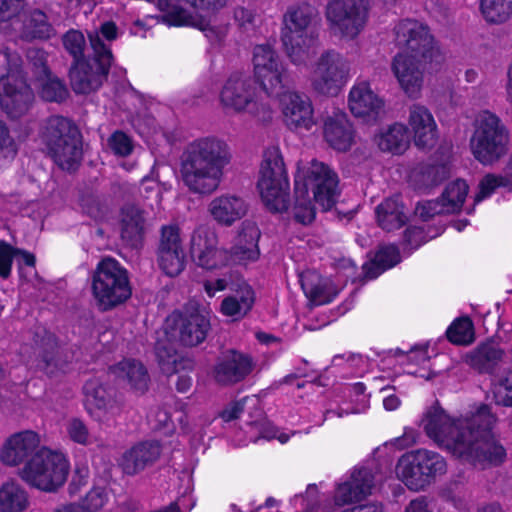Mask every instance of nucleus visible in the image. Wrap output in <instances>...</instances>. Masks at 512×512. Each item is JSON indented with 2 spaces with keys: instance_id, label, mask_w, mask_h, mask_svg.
Returning <instances> with one entry per match:
<instances>
[{
  "instance_id": "nucleus-13",
  "label": "nucleus",
  "mask_w": 512,
  "mask_h": 512,
  "mask_svg": "<svg viewBox=\"0 0 512 512\" xmlns=\"http://www.w3.org/2000/svg\"><path fill=\"white\" fill-rule=\"evenodd\" d=\"M93 58L78 61L70 69L72 89L78 94H88L97 90L106 79L113 62L109 46L101 39L98 32L89 35Z\"/></svg>"
},
{
  "instance_id": "nucleus-15",
  "label": "nucleus",
  "mask_w": 512,
  "mask_h": 512,
  "mask_svg": "<svg viewBox=\"0 0 512 512\" xmlns=\"http://www.w3.org/2000/svg\"><path fill=\"white\" fill-rule=\"evenodd\" d=\"M369 15V0H331L325 9L329 32L344 40L356 39L364 31Z\"/></svg>"
},
{
  "instance_id": "nucleus-25",
  "label": "nucleus",
  "mask_w": 512,
  "mask_h": 512,
  "mask_svg": "<svg viewBox=\"0 0 512 512\" xmlns=\"http://www.w3.org/2000/svg\"><path fill=\"white\" fill-rule=\"evenodd\" d=\"M428 59L397 53L393 58L392 71L401 88L409 97H417L423 84L422 63Z\"/></svg>"
},
{
  "instance_id": "nucleus-33",
  "label": "nucleus",
  "mask_w": 512,
  "mask_h": 512,
  "mask_svg": "<svg viewBox=\"0 0 512 512\" xmlns=\"http://www.w3.org/2000/svg\"><path fill=\"white\" fill-rule=\"evenodd\" d=\"M374 476L367 468L355 469L348 481L338 485L334 500L337 505L361 501L371 494Z\"/></svg>"
},
{
  "instance_id": "nucleus-53",
  "label": "nucleus",
  "mask_w": 512,
  "mask_h": 512,
  "mask_svg": "<svg viewBox=\"0 0 512 512\" xmlns=\"http://www.w3.org/2000/svg\"><path fill=\"white\" fill-rule=\"evenodd\" d=\"M108 501V494L103 487H93L83 499H81L80 506L84 512H97Z\"/></svg>"
},
{
  "instance_id": "nucleus-1",
  "label": "nucleus",
  "mask_w": 512,
  "mask_h": 512,
  "mask_svg": "<svg viewBox=\"0 0 512 512\" xmlns=\"http://www.w3.org/2000/svg\"><path fill=\"white\" fill-rule=\"evenodd\" d=\"M497 421L492 408L486 404L463 417L452 418L436 402L425 410L420 426L438 447L485 468L501 465L506 459V449L493 432Z\"/></svg>"
},
{
  "instance_id": "nucleus-26",
  "label": "nucleus",
  "mask_w": 512,
  "mask_h": 512,
  "mask_svg": "<svg viewBox=\"0 0 512 512\" xmlns=\"http://www.w3.org/2000/svg\"><path fill=\"white\" fill-rule=\"evenodd\" d=\"M407 124L418 148H432L436 144L437 124L428 108L420 104L411 105L408 109Z\"/></svg>"
},
{
  "instance_id": "nucleus-5",
  "label": "nucleus",
  "mask_w": 512,
  "mask_h": 512,
  "mask_svg": "<svg viewBox=\"0 0 512 512\" xmlns=\"http://www.w3.org/2000/svg\"><path fill=\"white\" fill-rule=\"evenodd\" d=\"M38 137L48 155L63 170H74L82 158L78 128L66 117L54 115L39 125Z\"/></svg>"
},
{
  "instance_id": "nucleus-49",
  "label": "nucleus",
  "mask_w": 512,
  "mask_h": 512,
  "mask_svg": "<svg viewBox=\"0 0 512 512\" xmlns=\"http://www.w3.org/2000/svg\"><path fill=\"white\" fill-rule=\"evenodd\" d=\"M492 393L497 405L512 407V370L493 384Z\"/></svg>"
},
{
  "instance_id": "nucleus-34",
  "label": "nucleus",
  "mask_w": 512,
  "mask_h": 512,
  "mask_svg": "<svg viewBox=\"0 0 512 512\" xmlns=\"http://www.w3.org/2000/svg\"><path fill=\"white\" fill-rule=\"evenodd\" d=\"M260 234L255 222L246 220L241 224L230 251L233 262L246 264L258 259Z\"/></svg>"
},
{
  "instance_id": "nucleus-8",
  "label": "nucleus",
  "mask_w": 512,
  "mask_h": 512,
  "mask_svg": "<svg viewBox=\"0 0 512 512\" xmlns=\"http://www.w3.org/2000/svg\"><path fill=\"white\" fill-rule=\"evenodd\" d=\"M68 473L69 462L65 455L43 446L19 469L18 476L32 488L43 492H55L66 482Z\"/></svg>"
},
{
  "instance_id": "nucleus-36",
  "label": "nucleus",
  "mask_w": 512,
  "mask_h": 512,
  "mask_svg": "<svg viewBox=\"0 0 512 512\" xmlns=\"http://www.w3.org/2000/svg\"><path fill=\"white\" fill-rule=\"evenodd\" d=\"M300 284L306 297L315 305L330 303L337 294L330 280L315 271L303 272L300 275Z\"/></svg>"
},
{
  "instance_id": "nucleus-52",
  "label": "nucleus",
  "mask_w": 512,
  "mask_h": 512,
  "mask_svg": "<svg viewBox=\"0 0 512 512\" xmlns=\"http://www.w3.org/2000/svg\"><path fill=\"white\" fill-rule=\"evenodd\" d=\"M18 153V145L7 125L0 119V161L11 162Z\"/></svg>"
},
{
  "instance_id": "nucleus-10",
  "label": "nucleus",
  "mask_w": 512,
  "mask_h": 512,
  "mask_svg": "<svg viewBox=\"0 0 512 512\" xmlns=\"http://www.w3.org/2000/svg\"><path fill=\"white\" fill-rule=\"evenodd\" d=\"M92 294L98 307L108 311L128 300L132 294L128 271L117 260L106 257L92 276Z\"/></svg>"
},
{
  "instance_id": "nucleus-14",
  "label": "nucleus",
  "mask_w": 512,
  "mask_h": 512,
  "mask_svg": "<svg viewBox=\"0 0 512 512\" xmlns=\"http://www.w3.org/2000/svg\"><path fill=\"white\" fill-rule=\"evenodd\" d=\"M350 78L349 61L333 49L323 51L310 65L311 90L322 96H336Z\"/></svg>"
},
{
  "instance_id": "nucleus-31",
  "label": "nucleus",
  "mask_w": 512,
  "mask_h": 512,
  "mask_svg": "<svg viewBox=\"0 0 512 512\" xmlns=\"http://www.w3.org/2000/svg\"><path fill=\"white\" fill-rule=\"evenodd\" d=\"M253 370L252 359L242 353L230 351L214 367V379L221 385H231L245 379Z\"/></svg>"
},
{
  "instance_id": "nucleus-45",
  "label": "nucleus",
  "mask_w": 512,
  "mask_h": 512,
  "mask_svg": "<svg viewBox=\"0 0 512 512\" xmlns=\"http://www.w3.org/2000/svg\"><path fill=\"white\" fill-rule=\"evenodd\" d=\"M155 352L161 370L167 375L178 373L190 365L189 360L183 359L173 347L162 342L156 344Z\"/></svg>"
},
{
  "instance_id": "nucleus-46",
  "label": "nucleus",
  "mask_w": 512,
  "mask_h": 512,
  "mask_svg": "<svg viewBox=\"0 0 512 512\" xmlns=\"http://www.w3.org/2000/svg\"><path fill=\"white\" fill-rule=\"evenodd\" d=\"M158 264L169 277L179 275L185 266L184 250H157Z\"/></svg>"
},
{
  "instance_id": "nucleus-19",
  "label": "nucleus",
  "mask_w": 512,
  "mask_h": 512,
  "mask_svg": "<svg viewBox=\"0 0 512 512\" xmlns=\"http://www.w3.org/2000/svg\"><path fill=\"white\" fill-rule=\"evenodd\" d=\"M167 323L172 326L173 336L186 346L200 344L210 327L207 313L194 304L187 305L182 312L173 313Z\"/></svg>"
},
{
  "instance_id": "nucleus-9",
  "label": "nucleus",
  "mask_w": 512,
  "mask_h": 512,
  "mask_svg": "<svg viewBox=\"0 0 512 512\" xmlns=\"http://www.w3.org/2000/svg\"><path fill=\"white\" fill-rule=\"evenodd\" d=\"M509 143L510 134L501 119L487 110L479 113L470 142L475 159L492 165L507 154Z\"/></svg>"
},
{
  "instance_id": "nucleus-4",
  "label": "nucleus",
  "mask_w": 512,
  "mask_h": 512,
  "mask_svg": "<svg viewBox=\"0 0 512 512\" xmlns=\"http://www.w3.org/2000/svg\"><path fill=\"white\" fill-rule=\"evenodd\" d=\"M320 21L318 9L307 2L287 7L282 17L281 41L293 64H306L316 54Z\"/></svg>"
},
{
  "instance_id": "nucleus-27",
  "label": "nucleus",
  "mask_w": 512,
  "mask_h": 512,
  "mask_svg": "<svg viewBox=\"0 0 512 512\" xmlns=\"http://www.w3.org/2000/svg\"><path fill=\"white\" fill-rule=\"evenodd\" d=\"M323 135L330 147L345 152L354 143L355 131L347 114L341 110H334L324 119Z\"/></svg>"
},
{
  "instance_id": "nucleus-17",
  "label": "nucleus",
  "mask_w": 512,
  "mask_h": 512,
  "mask_svg": "<svg viewBox=\"0 0 512 512\" xmlns=\"http://www.w3.org/2000/svg\"><path fill=\"white\" fill-rule=\"evenodd\" d=\"M395 44L399 53L413 57L430 59L437 49L436 41L430 28L415 19H403L394 27Z\"/></svg>"
},
{
  "instance_id": "nucleus-61",
  "label": "nucleus",
  "mask_w": 512,
  "mask_h": 512,
  "mask_svg": "<svg viewBox=\"0 0 512 512\" xmlns=\"http://www.w3.org/2000/svg\"><path fill=\"white\" fill-rule=\"evenodd\" d=\"M23 6V0H0V21L16 16Z\"/></svg>"
},
{
  "instance_id": "nucleus-30",
  "label": "nucleus",
  "mask_w": 512,
  "mask_h": 512,
  "mask_svg": "<svg viewBox=\"0 0 512 512\" xmlns=\"http://www.w3.org/2000/svg\"><path fill=\"white\" fill-rule=\"evenodd\" d=\"M161 455V446L156 441H143L125 451L119 466L123 473L134 476L152 466Z\"/></svg>"
},
{
  "instance_id": "nucleus-7",
  "label": "nucleus",
  "mask_w": 512,
  "mask_h": 512,
  "mask_svg": "<svg viewBox=\"0 0 512 512\" xmlns=\"http://www.w3.org/2000/svg\"><path fill=\"white\" fill-rule=\"evenodd\" d=\"M219 104L226 114L247 113L266 123L272 119L273 108L268 101L256 97V88L249 76L242 73L230 75L219 92Z\"/></svg>"
},
{
  "instance_id": "nucleus-23",
  "label": "nucleus",
  "mask_w": 512,
  "mask_h": 512,
  "mask_svg": "<svg viewBox=\"0 0 512 512\" xmlns=\"http://www.w3.org/2000/svg\"><path fill=\"white\" fill-rule=\"evenodd\" d=\"M469 186L466 181L457 179L450 182L440 198L427 201L416 207V213L424 220L435 215L459 212L468 195Z\"/></svg>"
},
{
  "instance_id": "nucleus-58",
  "label": "nucleus",
  "mask_w": 512,
  "mask_h": 512,
  "mask_svg": "<svg viewBox=\"0 0 512 512\" xmlns=\"http://www.w3.org/2000/svg\"><path fill=\"white\" fill-rule=\"evenodd\" d=\"M27 59L32 65L33 72L37 79L50 73L47 68L46 52L39 48H31L27 52Z\"/></svg>"
},
{
  "instance_id": "nucleus-64",
  "label": "nucleus",
  "mask_w": 512,
  "mask_h": 512,
  "mask_svg": "<svg viewBox=\"0 0 512 512\" xmlns=\"http://www.w3.org/2000/svg\"><path fill=\"white\" fill-rule=\"evenodd\" d=\"M405 512H434L430 501L424 496L412 499L405 507Z\"/></svg>"
},
{
  "instance_id": "nucleus-22",
  "label": "nucleus",
  "mask_w": 512,
  "mask_h": 512,
  "mask_svg": "<svg viewBox=\"0 0 512 512\" xmlns=\"http://www.w3.org/2000/svg\"><path fill=\"white\" fill-rule=\"evenodd\" d=\"M283 122L291 131H309L316 125L311 99L297 91H286L280 96Z\"/></svg>"
},
{
  "instance_id": "nucleus-29",
  "label": "nucleus",
  "mask_w": 512,
  "mask_h": 512,
  "mask_svg": "<svg viewBox=\"0 0 512 512\" xmlns=\"http://www.w3.org/2000/svg\"><path fill=\"white\" fill-rule=\"evenodd\" d=\"M17 18L13 20L14 30L24 40H47L55 36L56 30L50 23L46 13L40 9H31L23 13L16 14Z\"/></svg>"
},
{
  "instance_id": "nucleus-16",
  "label": "nucleus",
  "mask_w": 512,
  "mask_h": 512,
  "mask_svg": "<svg viewBox=\"0 0 512 512\" xmlns=\"http://www.w3.org/2000/svg\"><path fill=\"white\" fill-rule=\"evenodd\" d=\"M252 61L254 76L261 88L268 95H278L289 76L277 51L269 44L256 45Z\"/></svg>"
},
{
  "instance_id": "nucleus-24",
  "label": "nucleus",
  "mask_w": 512,
  "mask_h": 512,
  "mask_svg": "<svg viewBox=\"0 0 512 512\" xmlns=\"http://www.w3.org/2000/svg\"><path fill=\"white\" fill-rule=\"evenodd\" d=\"M159 6L164 10L162 19L168 25L182 26L191 25L197 26L202 30L208 40L213 44L221 43L228 33V26H212L203 23V20L191 11L183 8L182 6L169 4L167 1H159Z\"/></svg>"
},
{
  "instance_id": "nucleus-38",
  "label": "nucleus",
  "mask_w": 512,
  "mask_h": 512,
  "mask_svg": "<svg viewBox=\"0 0 512 512\" xmlns=\"http://www.w3.org/2000/svg\"><path fill=\"white\" fill-rule=\"evenodd\" d=\"M30 497L27 490L15 479L0 485V512H27Z\"/></svg>"
},
{
  "instance_id": "nucleus-35",
  "label": "nucleus",
  "mask_w": 512,
  "mask_h": 512,
  "mask_svg": "<svg viewBox=\"0 0 512 512\" xmlns=\"http://www.w3.org/2000/svg\"><path fill=\"white\" fill-rule=\"evenodd\" d=\"M146 233V217L144 211L135 205H127L122 209L120 220V237L130 248H139Z\"/></svg>"
},
{
  "instance_id": "nucleus-28",
  "label": "nucleus",
  "mask_w": 512,
  "mask_h": 512,
  "mask_svg": "<svg viewBox=\"0 0 512 512\" xmlns=\"http://www.w3.org/2000/svg\"><path fill=\"white\" fill-rule=\"evenodd\" d=\"M207 210L217 224L230 227L247 214L248 204L238 194L224 193L214 197Z\"/></svg>"
},
{
  "instance_id": "nucleus-43",
  "label": "nucleus",
  "mask_w": 512,
  "mask_h": 512,
  "mask_svg": "<svg viewBox=\"0 0 512 512\" xmlns=\"http://www.w3.org/2000/svg\"><path fill=\"white\" fill-rule=\"evenodd\" d=\"M503 351L493 342L483 343L466 355V363L479 370L485 371L501 359Z\"/></svg>"
},
{
  "instance_id": "nucleus-57",
  "label": "nucleus",
  "mask_w": 512,
  "mask_h": 512,
  "mask_svg": "<svg viewBox=\"0 0 512 512\" xmlns=\"http://www.w3.org/2000/svg\"><path fill=\"white\" fill-rule=\"evenodd\" d=\"M17 248L0 240V277L8 278L11 275L12 263L14 257L17 256Z\"/></svg>"
},
{
  "instance_id": "nucleus-60",
  "label": "nucleus",
  "mask_w": 512,
  "mask_h": 512,
  "mask_svg": "<svg viewBox=\"0 0 512 512\" xmlns=\"http://www.w3.org/2000/svg\"><path fill=\"white\" fill-rule=\"evenodd\" d=\"M67 433L69 437L79 444L86 445L89 443V433L85 424L79 419H72L67 425Z\"/></svg>"
},
{
  "instance_id": "nucleus-54",
  "label": "nucleus",
  "mask_w": 512,
  "mask_h": 512,
  "mask_svg": "<svg viewBox=\"0 0 512 512\" xmlns=\"http://www.w3.org/2000/svg\"><path fill=\"white\" fill-rule=\"evenodd\" d=\"M48 344L50 346V350L45 351L43 354L41 368L46 372V374L53 376L58 371H64L66 363L57 358V345L51 338H48Z\"/></svg>"
},
{
  "instance_id": "nucleus-56",
  "label": "nucleus",
  "mask_w": 512,
  "mask_h": 512,
  "mask_svg": "<svg viewBox=\"0 0 512 512\" xmlns=\"http://www.w3.org/2000/svg\"><path fill=\"white\" fill-rule=\"evenodd\" d=\"M108 145L114 154L122 157L128 156L133 150L131 139L121 131H116L109 137Z\"/></svg>"
},
{
  "instance_id": "nucleus-18",
  "label": "nucleus",
  "mask_w": 512,
  "mask_h": 512,
  "mask_svg": "<svg viewBox=\"0 0 512 512\" xmlns=\"http://www.w3.org/2000/svg\"><path fill=\"white\" fill-rule=\"evenodd\" d=\"M190 253L198 266L208 270L218 269L233 262L230 251L218 247L217 234L207 225H199L192 232Z\"/></svg>"
},
{
  "instance_id": "nucleus-55",
  "label": "nucleus",
  "mask_w": 512,
  "mask_h": 512,
  "mask_svg": "<svg viewBox=\"0 0 512 512\" xmlns=\"http://www.w3.org/2000/svg\"><path fill=\"white\" fill-rule=\"evenodd\" d=\"M507 184V180L502 176L487 174L479 183V192L475 196V202H480L490 196L497 187Z\"/></svg>"
},
{
  "instance_id": "nucleus-50",
  "label": "nucleus",
  "mask_w": 512,
  "mask_h": 512,
  "mask_svg": "<svg viewBox=\"0 0 512 512\" xmlns=\"http://www.w3.org/2000/svg\"><path fill=\"white\" fill-rule=\"evenodd\" d=\"M65 50L74 58V63L84 61L85 37L78 30H69L62 38Z\"/></svg>"
},
{
  "instance_id": "nucleus-2",
  "label": "nucleus",
  "mask_w": 512,
  "mask_h": 512,
  "mask_svg": "<svg viewBox=\"0 0 512 512\" xmlns=\"http://www.w3.org/2000/svg\"><path fill=\"white\" fill-rule=\"evenodd\" d=\"M230 161V147L223 139L215 136L194 139L181 155L182 181L194 194L211 195L220 187Z\"/></svg>"
},
{
  "instance_id": "nucleus-63",
  "label": "nucleus",
  "mask_w": 512,
  "mask_h": 512,
  "mask_svg": "<svg viewBox=\"0 0 512 512\" xmlns=\"http://www.w3.org/2000/svg\"><path fill=\"white\" fill-rule=\"evenodd\" d=\"M87 480L88 470H77L68 487V492L70 496H75L76 494H78L81 488L87 484Z\"/></svg>"
},
{
  "instance_id": "nucleus-3",
  "label": "nucleus",
  "mask_w": 512,
  "mask_h": 512,
  "mask_svg": "<svg viewBox=\"0 0 512 512\" xmlns=\"http://www.w3.org/2000/svg\"><path fill=\"white\" fill-rule=\"evenodd\" d=\"M294 215L298 222L308 224L315 217L313 200L323 210L330 209L338 197V176L326 164L313 160L309 164L299 166L295 175Z\"/></svg>"
},
{
  "instance_id": "nucleus-21",
  "label": "nucleus",
  "mask_w": 512,
  "mask_h": 512,
  "mask_svg": "<svg viewBox=\"0 0 512 512\" xmlns=\"http://www.w3.org/2000/svg\"><path fill=\"white\" fill-rule=\"evenodd\" d=\"M348 107L355 117L367 123H375L386 114L384 98L366 80H358L353 84L348 95Z\"/></svg>"
},
{
  "instance_id": "nucleus-12",
  "label": "nucleus",
  "mask_w": 512,
  "mask_h": 512,
  "mask_svg": "<svg viewBox=\"0 0 512 512\" xmlns=\"http://www.w3.org/2000/svg\"><path fill=\"white\" fill-rule=\"evenodd\" d=\"M447 472V462L438 452L416 449L402 455L396 466L398 478L413 491L429 486Z\"/></svg>"
},
{
  "instance_id": "nucleus-40",
  "label": "nucleus",
  "mask_w": 512,
  "mask_h": 512,
  "mask_svg": "<svg viewBox=\"0 0 512 512\" xmlns=\"http://www.w3.org/2000/svg\"><path fill=\"white\" fill-rule=\"evenodd\" d=\"M378 225L386 230L393 231L401 228L407 221L403 205L397 197L385 199L376 208Z\"/></svg>"
},
{
  "instance_id": "nucleus-47",
  "label": "nucleus",
  "mask_w": 512,
  "mask_h": 512,
  "mask_svg": "<svg viewBox=\"0 0 512 512\" xmlns=\"http://www.w3.org/2000/svg\"><path fill=\"white\" fill-rule=\"evenodd\" d=\"M446 334L449 341L457 345H469L475 338L473 323L468 317L455 320Z\"/></svg>"
},
{
  "instance_id": "nucleus-39",
  "label": "nucleus",
  "mask_w": 512,
  "mask_h": 512,
  "mask_svg": "<svg viewBox=\"0 0 512 512\" xmlns=\"http://www.w3.org/2000/svg\"><path fill=\"white\" fill-rule=\"evenodd\" d=\"M255 301L254 292L248 285L241 287L236 294L225 297L220 305V312L234 321L243 319L252 309Z\"/></svg>"
},
{
  "instance_id": "nucleus-37",
  "label": "nucleus",
  "mask_w": 512,
  "mask_h": 512,
  "mask_svg": "<svg viewBox=\"0 0 512 512\" xmlns=\"http://www.w3.org/2000/svg\"><path fill=\"white\" fill-rule=\"evenodd\" d=\"M110 373L131 389L144 392L148 388L149 376L145 366L135 359H123L110 367Z\"/></svg>"
},
{
  "instance_id": "nucleus-48",
  "label": "nucleus",
  "mask_w": 512,
  "mask_h": 512,
  "mask_svg": "<svg viewBox=\"0 0 512 512\" xmlns=\"http://www.w3.org/2000/svg\"><path fill=\"white\" fill-rule=\"evenodd\" d=\"M40 85L41 97L50 102H59L65 99L67 90L64 84L50 73L37 79Z\"/></svg>"
},
{
  "instance_id": "nucleus-42",
  "label": "nucleus",
  "mask_w": 512,
  "mask_h": 512,
  "mask_svg": "<svg viewBox=\"0 0 512 512\" xmlns=\"http://www.w3.org/2000/svg\"><path fill=\"white\" fill-rule=\"evenodd\" d=\"M399 262L400 254L396 246H382L376 252L373 260L363 265L364 276L366 279H374Z\"/></svg>"
},
{
  "instance_id": "nucleus-32",
  "label": "nucleus",
  "mask_w": 512,
  "mask_h": 512,
  "mask_svg": "<svg viewBox=\"0 0 512 512\" xmlns=\"http://www.w3.org/2000/svg\"><path fill=\"white\" fill-rule=\"evenodd\" d=\"M83 389L86 409L93 418L103 421L114 413L117 407L112 389L96 379L87 381Z\"/></svg>"
},
{
  "instance_id": "nucleus-51",
  "label": "nucleus",
  "mask_w": 512,
  "mask_h": 512,
  "mask_svg": "<svg viewBox=\"0 0 512 512\" xmlns=\"http://www.w3.org/2000/svg\"><path fill=\"white\" fill-rule=\"evenodd\" d=\"M158 250H183L181 229L177 224L161 227Z\"/></svg>"
},
{
  "instance_id": "nucleus-6",
  "label": "nucleus",
  "mask_w": 512,
  "mask_h": 512,
  "mask_svg": "<svg viewBox=\"0 0 512 512\" xmlns=\"http://www.w3.org/2000/svg\"><path fill=\"white\" fill-rule=\"evenodd\" d=\"M22 60L15 52H0V106L11 119L25 116L34 103V93L21 71Z\"/></svg>"
},
{
  "instance_id": "nucleus-41",
  "label": "nucleus",
  "mask_w": 512,
  "mask_h": 512,
  "mask_svg": "<svg viewBox=\"0 0 512 512\" xmlns=\"http://www.w3.org/2000/svg\"><path fill=\"white\" fill-rule=\"evenodd\" d=\"M376 142L382 151L401 153L409 145L407 127L401 123H394L378 133Z\"/></svg>"
},
{
  "instance_id": "nucleus-20",
  "label": "nucleus",
  "mask_w": 512,
  "mask_h": 512,
  "mask_svg": "<svg viewBox=\"0 0 512 512\" xmlns=\"http://www.w3.org/2000/svg\"><path fill=\"white\" fill-rule=\"evenodd\" d=\"M41 436L30 429L9 435L0 447V462L7 467L25 466L40 449Z\"/></svg>"
},
{
  "instance_id": "nucleus-44",
  "label": "nucleus",
  "mask_w": 512,
  "mask_h": 512,
  "mask_svg": "<svg viewBox=\"0 0 512 512\" xmlns=\"http://www.w3.org/2000/svg\"><path fill=\"white\" fill-rule=\"evenodd\" d=\"M479 10L487 23L500 25L512 18V0H479Z\"/></svg>"
},
{
  "instance_id": "nucleus-62",
  "label": "nucleus",
  "mask_w": 512,
  "mask_h": 512,
  "mask_svg": "<svg viewBox=\"0 0 512 512\" xmlns=\"http://www.w3.org/2000/svg\"><path fill=\"white\" fill-rule=\"evenodd\" d=\"M419 434L412 428H406L402 436L394 440V445L398 449H406L417 443Z\"/></svg>"
},
{
  "instance_id": "nucleus-11",
  "label": "nucleus",
  "mask_w": 512,
  "mask_h": 512,
  "mask_svg": "<svg viewBox=\"0 0 512 512\" xmlns=\"http://www.w3.org/2000/svg\"><path fill=\"white\" fill-rule=\"evenodd\" d=\"M258 188L266 207L273 212L288 208L289 181L285 163L278 147H269L263 154Z\"/></svg>"
},
{
  "instance_id": "nucleus-59",
  "label": "nucleus",
  "mask_w": 512,
  "mask_h": 512,
  "mask_svg": "<svg viewBox=\"0 0 512 512\" xmlns=\"http://www.w3.org/2000/svg\"><path fill=\"white\" fill-rule=\"evenodd\" d=\"M233 17L237 25L245 30H252L256 26L257 15L254 9L238 6L234 9Z\"/></svg>"
}]
</instances>
